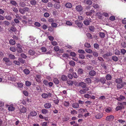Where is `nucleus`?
<instances>
[{
	"instance_id": "obj_1",
	"label": "nucleus",
	"mask_w": 126,
	"mask_h": 126,
	"mask_svg": "<svg viewBox=\"0 0 126 126\" xmlns=\"http://www.w3.org/2000/svg\"><path fill=\"white\" fill-rule=\"evenodd\" d=\"M79 86H81L85 91H87L89 90L88 88L86 87V83L83 82H80L79 83Z\"/></svg>"
},
{
	"instance_id": "obj_2",
	"label": "nucleus",
	"mask_w": 126,
	"mask_h": 126,
	"mask_svg": "<svg viewBox=\"0 0 126 126\" xmlns=\"http://www.w3.org/2000/svg\"><path fill=\"white\" fill-rule=\"evenodd\" d=\"M3 60L5 62V64L7 65L10 66L12 64V62L9 60V59L6 57H4L3 59Z\"/></svg>"
},
{
	"instance_id": "obj_3",
	"label": "nucleus",
	"mask_w": 126,
	"mask_h": 126,
	"mask_svg": "<svg viewBox=\"0 0 126 126\" xmlns=\"http://www.w3.org/2000/svg\"><path fill=\"white\" fill-rule=\"evenodd\" d=\"M41 76L39 75H36L35 79L36 81L40 83L41 82Z\"/></svg>"
},
{
	"instance_id": "obj_4",
	"label": "nucleus",
	"mask_w": 126,
	"mask_h": 126,
	"mask_svg": "<svg viewBox=\"0 0 126 126\" xmlns=\"http://www.w3.org/2000/svg\"><path fill=\"white\" fill-rule=\"evenodd\" d=\"M106 79L107 80L109 81H107V84L108 85H110V75H107L106 76Z\"/></svg>"
},
{
	"instance_id": "obj_5",
	"label": "nucleus",
	"mask_w": 126,
	"mask_h": 126,
	"mask_svg": "<svg viewBox=\"0 0 126 126\" xmlns=\"http://www.w3.org/2000/svg\"><path fill=\"white\" fill-rule=\"evenodd\" d=\"M96 72L94 70H92L90 71L89 72V74L91 76H95L96 75Z\"/></svg>"
},
{
	"instance_id": "obj_6",
	"label": "nucleus",
	"mask_w": 126,
	"mask_h": 126,
	"mask_svg": "<svg viewBox=\"0 0 126 126\" xmlns=\"http://www.w3.org/2000/svg\"><path fill=\"white\" fill-rule=\"evenodd\" d=\"M51 105L50 103H45L44 105V108L47 109L50 108L51 107Z\"/></svg>"
},
{
	"instance_id": "obj_7",
	"label": "nucleus",
	"mask_w": 126,
	"mask_h": 126,
	"mask_svg": "<svg viewBox=\"0 0 126 126\" xmlns=\"http://www.w3.org/2000/svg\"><path fill=\"white\" fill-rule=\"evenodd\" d=\"M8 110L10 111H14L15 109V108L13 107V105H10L9 106L8 108Z\"/></svg>"
},
{
	"instance_id": "obj_8",
	"label": "nucleus",
	"mask_w": 126,
	"mask_h": 126,
	"mask_svg": "<svg viewBox=\"0 0 126 126\" xmlns=\"http://www.w3.org/2000/svg\"><path fill=\"white\" fill-rule=\"evenodd\" d=\"M20 111L21 113H25L27 110L24 107L21 106L20 107Z\"/></svg>"
},
{
	"instance_id": "obj_9",
	"label": "nucleus",
	"mask_w": 126,
	"mask_h": 126,
	"mask_svg": "<svg viewBox=\"0 0 126 126\" xmlns=\"http://www.w3.org/2000/svg\"><path fill=\"white\" fill-rule=\"evenodd\" d=\"M76 9L78 11L80 12L82 10V7L81 5H79L77 6Z\"/></svg>"
},
{
	"instance_id": "obj_10",
	"label": "nucleus",
	"mask_w": 126,
	"mask_h": 126,
	"mask_svg": "<svg viewBox=\"0 0 126 126\" xmlns=\"http://www.w3.org/2000/svg\"><path fill=\"white\" fill-rule=\"evenodd\" d=\"M102 113H100L96 115L95 116V118L97 119H100L103 116Z\"/></svg>"
},
{
	"instance_id": "obj_11",
	"label": "nucleus",
	"mask_w": 126,
	"mask_h": 126,
	"mask_svg": "<svg viewBox=\"0 0 126 126\" xmlns=\"http://www.w3.org/2000/svg\"><path fill=\"white\" fill-rule=\"evenodd\" d=\"M65 6L66 8H71L72 6V5L71 3L68 2L65 4Z\"/></svg>"
},
{
	"instance_id": "obj_12",
	"label": "nucleus",
	"mask_w": 126,
	"mask_h": 126,
	"mask_svg": "<svg viewBox=\"0 0 126 126\" xmlns=\"http://www.w3.org/2000/svg\"><path fill=\"white\" fill-rule=\"evenodd\" d=\"M84 70L82 69L79 68L77 72L79 74H83Z\"/></svg>"
},
{
	"instance_id": "obj_13",
	"label": "nucleus",
	"mask_w": 126,
	"mask_h": 126,
	"mask_svg": "<svg viewBox=\"0 0 126 126\" xmlns=\"http://www.w3.org/2000/svg\"><path fill=\"white\" fill-rule=\"evenodd\" d=\"M94 12V10H90L89 11L86 13V15L87 16H91L92 15V13Z\"/></svg>"
},
{
	"instance_id": "obj_14",
	"label": "nucleus",
	"mask_w": 126,
	"mask_h": 126,
	"mask_svg": "<svg viewBox=\"0 0 126 126\" xmlns=\"http://www.w3.org/2000/svg\"><path fill=\"white\" fill-rule=\"evenodd\" d=\"M30 115L32 116H35L37 115V113L35 111H32L30 112Z\"/></svg>"
},
{
	"instance_id": "obj_15",
	"label": "nucleus",
	"mask_w": 126,
	"mask_h": 126,
	"mask_svg": "<svg viewBox=\"0 0 126 126\" xmlns=\"http://www.w3.org/2000/svg\"><path fill=\"white\" fill-rule=\"evenodd\" d=\"M16 49L17 51L19 53H21L23 51L21 48L19 46V45L17 46Z\"/></svg>"
},
{
	"instance_id": "obj_16",
	"label": "nucleus",
	"mask_w": 126,
	"mask_h": 126,
	"mask_svg": "<svg viewBox=\"0 0 126 126\" xmlns=\"http://www.w3.org/2000/svg\"><path fill=\"white\" fill-rule=\"evenodd\" d=\"M85 82L88 84H90L92 82V80L90 78H86L85 80Z\"/></svg>"
},
{
	"instance_id": "obj_17",
	"label": "nucleus",
	"mask_w": 126,
	"mask_h": 126,
	"mask_svg": "<svg viewBox=\"0 0 126 126\" xmlns=\"http://www.w3.org/2000/svg\"><path fill=\"white\" fill-rule=\"evenodd\" d=\"M53 81L56 85L58 84L59 83V80L57 78H54L53 79Z\"/></svg>"
},
{
	"instance_id": "obj_18",
	"label": "nucleus",
	"mask_w": 126,
	"mask_h": 126,
	"mask_svg": "<svg viewBox=\"0 0 126 126\" xmlns=\"http://www.w3.org/2000/svg\"><path fill=\"white\" fill-rule=\"evenodd\" d=\"M72 106L73 107L77 108L79 107V105L78 103H75L72 104Z\"/></svg>"
},
{
	"instance_id": "obj_19",
	"label": "nucleus",
	"mask_w": 126,
	"mask_h": 126,
	"mask_svg": "<svg viewBox=\"0 0 126 126\" xmlns=\"http://www.w3.org/2000/svg\"><path fill=\"white\" fill-rule=\"evenodd\" d=\"M41 112L43 114H46L48 113V111L47 110L44 109L41 110Z\"/></svg>"
},
{
	"instance_id": "obj_20",
	"label": "nucleus",
	"mask_w": 126,
	"mask_h": 126,
	"mask_svg": "<svg viewBox=\"0 0 126 126\" xmlns=\"http://www.w3.org/2000/svg\"><path fill=\"white\" fill-rule=\"evenodd\" d=\"M61 79L62 80L65 81L67 80V78L65 75H63L61 77Z\"/></svg>"
},
{
	"instance_id": "obj_21",
	"label": "nucleus",
	"mask_w": 126,
	"mask_h": 126,
	"mask_svg": "<svg viewBox=\"0 0 126 126\" xmlns=\"http://www.w3.org/2000/svg\"><path fill=\"white\" fill-rule=\"evenodd\" d=\"M37 3V1L35 0H32L30 1V3L32 5H35Z\"/></svg>"
},
{
	"instance_id": "obj_22",
	"label": "nucleus",
	"mask_w": 126,
	"mask_h": 126,
	"mask_svg": "<svg viewBox=\"0 0 126 126\" xmlns=\"http://www.w3.org/2000/svg\"><path fill=\"white\" fill-rule=\"evenodd\" d=\"M110 56V53H106L104 54L103 56V57L105 58L108 59L109 58V57Z\"/></svg>"
},
{
	"instance_id": "obj_23",
	"label": "nucleus",
	"mask_w": 126,
	"mask_h": 126,
	"mask_svg": "<svg viewBox=\"0 0 126 126\" xmlns=\"http://www.w3.org/2000/svg\"><path fill=\"white\" fill-rule=\"evenodd\" d=\"M75 23L79 28L81 27L82 26V23L80 22H78L77 21H76Z\"/></svg>"
},
{
	"instance_id": "obj_24",
	"label": "nucleus",
	"mask_w": 126,
	"mask_h": 126,
	"mask_svg": "<svg viewBox=\"0 0 126 126\" xmlns=\"http://www.w3.org/2000/svg\"><path fill=\"white\" fill-rule=\"evenodd\" d=\"M91 19H89V20H87L84 21L83 22L84 24L86 25H88L90 24V21L91 22Z\"/></svg>"
},
{
	"instance_id": "obj_25",
	"label": "nucleus",
	"mask_w": 126,
	"mask_h": 126,
	"mask_svg": "<svg viewBox=\"0 0 126 126\" xmlns=\"http://www.w3.org/2000/svg\"><path fill=\"white\" fill-rule=\"evenodd\" d=\"M115 82L117 83H122V80L121 78L117 79L115 80Z\"/></svg>"
},
{
	"instance_id": "obj_26",
	"label": "nucleus",
	"mask_w": 126,
	"mask_h": 126,
	"mask_svg": "<svg viewBox=\"0 0 126 126\" xmlns=\"http://www.w3.org/2000/svg\"><path fill=\"white\" fill-rule=\"evenodd\" d=\"M8 57L10 59L12 60L15 59L16 58L14 55L12 54H9V55Z\"/></svg>"
},
{
	"instance_id": "obj_27",
	"label": "nucleus",
	"mask_w": 126,
	"mask_h": 126,
	"mask_svg": "<svg viewBox=\"0 0 126 126\" xmlns=\"http://www.w3.org/2000/svg\"><path fill=\"white\" fill-rule=\"evenodd\" d=\"M70 113L71 114H77V111L75 110H73V109H71Z\"/></svg>"
},
{
	"instance_id": "obj_28",
	"label": "nucleus",
	"mask_w": 126,
	"mask_h": 126,
	"mask_svg": "<svg viewBox=\"0 0 126 126\" xmlns=\"http://www.w3.org/2000/svg\"><path fill=\"white\" fill-rule=\"evenodd\" d=\"M70 103L69 102L64 101L63 102V104L64 106L66 107H68L69 106Z\"/></svg>"
},
{
	"instance_id": "obj_29",
	"label": "nucleus",
	"mask_w": 126,
	"mask_h": 126,
	"mask_svg": "<svg viewBox=\"0 0 126 126\" xmlns=\"http://www.w3.org/2000/svg\"><path fill=\"white\" fill-rule=\"evenodd\" d=\"M18 60L19 62L22 63H25V60L21 58H18Z\"/></svg>"
},
{
	"instance_id": "obj_30",
	"label": "nucleus",
	"mask_w": 126,
	"mask_h": 126,
	"mask_svg": "<svg viewBox=\"0 0 126 126\" xmlns=\"http://www.w3.org/2000/svg\"><path fill=\"white\" fill-rule=\"evenodd\" d=\"M100 81L101 83L104 84L105 83L106 80L103 77L100 79Z\"/></svg>"
},
{
	"instance_id": "obj_31",
	"label": "nucleus",
	"mask_w": 126,
	"mask_h": 126,
	"mask_svg": "<svg viewBox=\"0 0 126 126\" xmlns=\"http://www.w3.org/2000/svg\"><path fill=\"white\" fill-rule=\"evenodd\" d=\"M69 64L71 66H74L75 65V62L73 61H70L69 63Z\"/></svg>"
},
{
	"instance_id": "obj_32",
	"label": "nucleus",
	"mask_w": 126,
	"mask_h": 126,
	"mask_svg": "<svg viewBox=\"0 0 126 126\" xmlns=\"http://www.w3.org/2000/svg\"><path fill=\"white\" fill-rule=\"evenodd\" d=\"M29 54L31 55H33L35 53L34 50L32 49L29 50Z\"/></svg>"
},
{
	"instance_id": "obj_33",
	"label": "nucleus",
	"mask_w": 126,
	"mask_h": 126,
	"mask_svg": "<svg viewBox=\"0 0 126 126\" xmlns=\"http://www.w3.org/2000/svg\"><path fill=\"white\" fill-rule=\"evenodd\" d=\"M67 83L70 86L72 85L73 84V82L70 80H67Z\"/></svg>"
},
{
	"instance_id": "obj_34",
	"label": "nucleus",
	"mask_w": 126,
	"mask_h": 126,
	"mask_svg": "<svg viewBox=\"0 0 126 126\" xmlns=\"http://www.w3.org/2000/svg\"><path fill=\"white\" fill-rule=\"evenodd\" d=\"M10 3L13 5L16 6L17 5V3L15 1L13 0H11L10 1Z\"/></svg>"
},
{
	"instance_id": "obj_35",
	"label": "nucleus",
	"mask_w": 126,
	"mask_h": 126,
	"mask_svg": "<svg viewBox=\"0 0 126 126\" xmlns=\"http://www.w3.org/2000/svg\"><path fill=\"white\" fill-rule=\"evenodd\" d=\"M96 15L98 16V18L100 19L102 17V14L100 12H98L96 13Z\"/></svg>"
},
{
	"instance_id": "obj_36",
	"label": "nucleus",
	"mask_w": 126,
	"mask_h": 126,
	"mask_svg": "<svg viewBox=\"0 0 126 126\" xmlns=\"http://www.w3.org/2000/svg\"><path fill=\"white\" fill-rule=\"evenodd\" d=\"M19 6L22 7H24L26 6V4L23 2L21 1L19 3Z\"/></svg>"
},
{
	"instance_id": "obj_37",
	"label": "nucleus",
	"mask_w": 126,
	"mask_h": 126,
	"mask_svg": "<svg viewBox=\"0 0 126 126\" xmlns=\"http://www.w3.org/2000/svg\"><path fill=\"white\" fill-rule=\"evenodd\" d=\"M99 35L100 37L103 38L105 37V34L104 32H99Z\"/></svg>"
},
{
	"instance_id": "obj_38",
	"label": "nucleus",
	"mask_w": 126,
	"mask_h": 126,
	"mask_svg": "<svg viewBox=\"0 0 126 126\" xmlns=\"http://www.w3.org/2000/svg\"><path fill=\"white\" fill-rule=\"evenodd\" d=\"M10 44L12 45H14L15 44V41L14 39H11L9 41Z\"/></svg>"
},
{
	"instance_id": "obj_39",
	"label": "nucleus",
	"mask_w": 126,
	"mask_h": 126,
	"mask_svg": "<svg viewBox=\"0 0 126 126\" xmlns=\"http://www.w3.org/2000/svg\"><path fill=\"white\" fill-rule=\"evenodd\" d=\"M3 24L5 26H8L10 24V23L8 21H4L3 22Z\"/></svg>"
},
{
	"instance_id": "obj_40",
	"label": "nucleus",
	"mask_w": 126,
	"mask_h": 126,
	"mask_svg": "<svg viewBox=\"0 0 126 126\" xmlns=\"http://www.w3.org/2000/svg\"><path fill=\"white\" fill-rule=\"evenodd\" d=\"M31 84V82L29 81H27L25 82V85L27 86H30Z\"/></svg>"
},
{
	"instance_id": "obj_41",
	"label": "nucleus",
	"mask_w": 126,
	"mask_h": 126,
	"mask_svg": "<svg viewBox=\"0 0 126 126\" xmlns=\"http://www.w3.org/2000/svg\"><path fill=\"white\" fill-rule=\"evenodd\" d=\"M19 12L22 14H23L25 13V10L24 9H22L21 8H20L19 10Z\"/></svg>"
},
{
	"instance_id": "obj_42",
	"label": "nucleus",
	"mask_w": 126,
	"mask_h": 126,
	"mask_svg": "<svg viewBox=\"0 0 126 126\" xmlns=\"http://www.w3.org/2000/svg\"><path fill=\"white\" fill-rule=\"evenodd\" d=\"M84 46L87 48H90L91 47V46L89 43H86L84 44Z\"/></svg>"
},
{
	"instance_id": "obj_43",
	"label": "nucleus",
	"mask_w": 126,
	"mask_h": 126,
	"mask_svg": "<svg viewBox=\"0 0 126 126\" xmlns=\"http://www.w3.org/2000/svg\"><path fill=\"white\" fill-rule=\"evenodd\" d=\"M42 97L44 98H47L48 97V95L46 94H43L41 95Z\"/></svg>"
},
{
	"instance_id": "obj_44",
	"label": "nucleus",
	"mask_w": 126,
	"mask_h": 126,
	"mask_svg": "<svg viewBox=\"0 0 126 126\" xmlns=\"http://www.w3.org/2000/svg\"><path fill=\"white\" fill-rule=\"evenodd\" d=\"M11 51L13 52H15L16 51V49L15 47H11L10 48Z\"/></svg>"
},
{
	"instance_id": "obj_45",
	"label": "nucleus",
	"mask_w": 126,
	"mask_h": 126,
	"mask_svg": "<svg viewBox=\"0 0 126 126\" xmlns=\"http://www.w3.org/2000/svg\"><path fill=\"white\" fill-rule=\"evenodd\" d=\"M114 52L115 54L117 55H119L120 54V52L118 50L116 49L114 51Z\"/></svg>"
},
{
	"instance_id": "obj_46",
	"label": "nucleus",
	"mask_w": 126,
	"mask_h": 126,
	"mask_svg": "<svg viewBox=\"0 0 126 126\" xmlns=\"http://www.w3.org/2000/svg\"><path fill=\"white\" fill-rule=\"evenodd\" d=\"M85 50L86 52L89 53H91L92 52V50L90 49L86 48L85 49Z\"/></svg>"
},
{
	"instance_id": "obj_47",
	"label": "nucleus",
	"mask_w": 126,
	"mask_h": 126,
	"mask_svg": "<svg viewBox=\"0 0 126 126\" xmlns=\"http://www.w3.org/2000/svg\"><path fill=\"white\" fill-rule=\"evenodd\" d=\"M117 86L118 88L120 89L122 88L123 87L124 85L122 84L119 83L117 84Z\"/></svg>"
},
{
	"instance_id": "obj_48",
	"label": "nucleus",
	"mask_w": 126,
	"mask_h": 126,
	"mask_svg": "<svg viewBox=\"0 0 126 126\" xmlns=\"http://www.w3.org/2000/svg\"><path fill=\"white\" fill-rule=\"evenodd\" d=\"M112 59L113 61L116 62L118 61V58L116 56H112Z\"/></svg>"
},
{
	"instance_id": "obj_49",
	"label": "nucleus",
	"mask_w": 126,
	"mask_h": 126,
	"mask_svg": "<svg viewBox=\"0 0 126 126\" xmlns=\"http://www.w3.org/2000/svg\"><path fill=\"white\" fill-rule=\"evenodd\" d=\"M105 120L107 122H110V115L107 116L106 117Z\"/></svg>"
},
{
	"instance_id": "obj_50",
	"label": "nucleus",
	"mask_w": 126,
	"mask_h": 126,
	"mask_svg": "<svg viewBox=\"0 0 126 126\" xmlns=\"http://www.w3.org/2000/svg\"><path fill=\"white\" fill-rule=\"evenodd\" d=\"M92 53L93 55L94 56L97 57L98 56V53L96 51H93Z\"/></svg>"
},
{
	"instance_id": "obj_51",
	"label": "nucleus",
	"mask_w": 126,
	"mask_h": 126,
	"mask_svg": "<svg viewBox=\"0 0 126 126\" xmlns=\"http://www.w3.org/2000/svg\"><path fill=\"white\" fill-rule=\"evenodd\" d=\"M10 30L12 31L15 32L16 31V29L15 27L13 26L11 27Z\"/></svg>"
},
{
	"instance_id": "obj_52",
	"label": "nucleus",
	"mask_w": 126,
	"mask_h": 126,
	"mask_svg": "<svg viewBox=\"0 0 126 126\" xmlns=\"http://www.w3.org/2000/svg\"><path fill=\"white\" fill-rule=\"evenodd\" d=\"M57 26V24L56 23L53 22L51 24V26L52 27L56 28Z\"/></svg>"
},
{
	"instance_id": "obj_53",
	"label": "nucleus",
	"mask_w": 126,
	"mask_h": 126,
	"mask_svg": "<svg viewBox=\"0 0 126 126\" xmlns=\"http://www.w3.org/2000/svg\"><path fill=\"white\" fill-rule=\"evenodd\" d=\"M94 47L96 49H99V46L97 44L95 43L94 44Z\"/></svg>"
},
{
	"instance_id": "obj_54",
	"label": "nucleus",
	"mask_w": 126,
	"mask_h": 126,
	"mask_svg": "<svg viewBox=\"0 0 126 126\" xmlns=\"http://www.w3.org/2000/svg\"><path fill=\"white\" fill-rule=\"evenodd\" d=\"M78 52L79 53H81L82 54H84L85 53V51L82 49H79Z\"/></svg>"
},
{
	"instance_id": "obj_55",
	"label": "nucleus",
	"mask_w": 126,
	"mask_h": 126,
	"mask_svg": "<svg viewBox=\"0 0 126 126\" xmlns=\"http://www.w3.org/2000/svg\"><path fill=\"white\" fill-rule=\"evenodd\" d=\"M86 35L88 38L90 39H92V36L90 33H87L86 34Z\"/></svg>"
},
{
	"instance_id": "obj_56",
	"label": "nucleus",
	"mask_w": 126,
	"mask_h": 126,
	"mask_svg": "<svg viewBox=\"0 0 126 126\" xmlns=\"http://www.w3.org/2000/svg\"><path fill=\"white\" fill-rule=\"evenodd\" d=\"M20 56L21 57L25 59H26L27 57V56L26 55L23 53H21L20 55Z\"/></svg>"
},
{
	"instance_id": "obj_57",
	"label": "nucleus",
	"mask_w": 126,
	"mask_h": 126,
	"mask_svg": "<svg viewBox=\"0 0 126 126\" xmlns=\"http://www.w3.org/2000/svg\"><path fill=\"white\" fill-rule=\"evenodd\" d=\"M17 84L18 86L20 88H22L23 86V84L20 82L17 83Z\"/></svg>"
},
{
	"instance_id": "obj_58",
	"label": "nucleus",
	"mask_w": 126,
	"mask_h": 126,
	"mask_svg": "<svg viewBox=\"0 0 126 126\" xmlns=\"http://www.w3.org/2000/svg\"><path fill=\"white\" fill-rule=\"evenodd\" d=\"M24 72L26 74H28L30 73L29 70L26 69H25L24 70Z\"/></svg>"
},
{
	"instance_id": "obj_59",
	"label": "nucleus",
	"mask_w": 126,
	"mask_h": 126,
	"mask_svg": "<svg viewBox=\"0 0 126 126\" xmlns=\"http://www.w3.org/2000/svg\"><path fill=\"white\" fill-rule=\"evenodd\" d=\"M13 63L14 64L18 65H20V63L19 61L15 60L13 61Z\"/></svg>"
},
{
	"instance_id": "obj_60",
	"label": "nucleus",
	"mask_w": 126,
	"mask_h": 126,
	"mask_svg": "<svg viewBox=\"0 0 126 126\" xmlns=\"http://www.w3.org/2000/svg\"><path fill=\"white\" fill-rule=\"evenodd\" d=\"M5 18L8 20H11L12 19V17L10 16H6L5 17Z\"/></svg>"
},
{
	"instance_id": "obj_61",
	"label": "nucleus",
	"mask_w": 126,
	"mask_h": 126,
	"mask_svg": "<svg viewBox=\"0 0 126 126\" xmlns=\"http://www.w3.org/2000/svg\"><path fill=\"white\" fill-rule=\"evenodd\" d=\"M86 57L88 59H90L93 57V56L90 54H87L86 55Z\"/></svg>"
},
{
	"instance_id": "obj_62",
	"label": "nucleus",
	"mask_w": 126,
	"mask_h": 126,
	"mask_svg": "<svg viewBox=\"0 0 126 126\" xmlns=\"http://www.w3.org/2000/svg\"><path fill=\"white\" fill-rule=\"evenodd\" d=\"M93 6L95 8H99V6L97 4H93Z\"/></svg>"
},
{
	"instance_id": "obj_63",
	"label": "nucleus",
	"mask_w": 126,
	"mask_h": 126,
	"mask_svg": "<svg viewBox=\"0 0 126 126\" xmlns=\"http://www.w3.org/2000/svg\"><path fill=\"white\" fill-rule=\"evenodd\" d=\"M34 25L38 27H40L41 25L40 23L37 22H35Z\"/></svg>"
},
{
	"instance_id": "obj_64",
	"label": "nucleus",
	"mask_w": 126,
	"mask_h": 126,
	"mask_svg": "<svg viewBox=\"0 0 126 126\" xmlns=\"http://www.w3.org/2000/svg\"><path fill=\"white\" fill-rule=\"evenodd\" d=\"M121 45L124 48L126 47V43L124 42L122 43Z\"/></svg>"
}]
</instances>
